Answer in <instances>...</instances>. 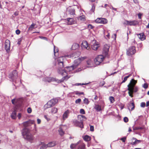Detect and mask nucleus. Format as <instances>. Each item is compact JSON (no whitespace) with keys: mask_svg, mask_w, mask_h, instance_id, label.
Segmentation results:
<instances>
[{"mask_svg":"<svg viewBox=\"0 0 149 149\" xmlns=\"http://www.w3.org/2000/svg\"><path fill=\"white\" fill-rule=\"evenodd\" d=\"M70 14L71 15H74L75 14V10L74 9H71L69 10Z\"/></svg>","mask_w":149,"mask_h":149,"instance_id":"35","label":"nucleus"},{"mask_svg":"<svg viewBox=\"0 0 149 149\" xmlns=\"http://www.w3.org/2000/svg\"><path fill=\"white\" fill-rule=\"evenodd\" d=\"M10 42L9 40L6 39L5 43V49L7 53L10 50Z\"/></svg>","mask_w":149,"mask_h":149,"instance_id":"10","label":"nucleus"},{"mask_svg":"<svg viewBox=\"0 0 149 149\" xmlns=\"http://www.w3.org/2000/svg\"><path fill=\"white\" fill-rule=\"evenodd\" d=\"M9 78L11 80L13 83L20 84L21 82L19 79L17 78V72L16 70H14L12 73L10 74L9 75Z\"/></svg>","mask_w":149,"mask_h":149,"instance_id":"3","label":"nucleus"},{"mask_svg":"<svg viewBox=\"0 0 149 149\" xmlns=\"http://www.w3.org/2000/svg\"><path fill=\"white\" fill-rule=\"evenodd\" d=\"M52 105H54L58 102V100L56 99H52L50 100Z\"/></svg>","mask_w":149,"mask_h":149,"instance_id":"30","label":"nucleus"},{"mask_svg":"<svg viewBox=\"0 0 149 149\" xmlns=\"http://www.w3.org/2000/svg\"><path fill=\"white\" fill-rule=\"evenodd\" d=\"M81 45L82 47L86 48L87 50H89L90 49V47L88 46V45L87 42L86 41H83Z\"/></svg>","mask_w":149,"mask_h":149,"instance_id":"16","label":"nucleus"},{"mask_svg":"<svg viewBox=\"0 0 149 149\" xmlns=\"http://www.w3.org/2000/svg\"><path fill=\"white\" fill-rule=\"evenodd\" d=\"M74 122L77 123L78 126L80 128H82L84 127V125L82 122H79L76 120L74 121Z\"/></svg>","mask_w":149,"mask_h":149,"instance_id":"25","label":"nucleus"},{"mask_svg":"<svg viewBox=\"0 0 149 149\" xmlns=\"http://www.w3.org/2000/svg\"><path fill=\"white\" fill-rule=\"evenodd\" d=\"M34 120H29L24 122L23 123V124L24 126L26 127L29 126L30 124H34ZM22 132L24 138L31 143H32L34 139V137L30 132L29 130L25 127L22 130Z\"/></svg>","mask_w":149,"mask_h":149,"instance_id":"2","label":"nucleus"},{"mask_svg":"<svg viewBox=\"0 0 149 149\" xmlns=\"http://www.w3.org/2000/svg\"><path fill=\"white\" fill-rule=\"evenodd\" d=\"M66 126L65 125L60 126L59 127V129L58 130V132L61 136H62L65 134L64 130H65V128Z\"/></svg>","mask_w":149,"mask_h":149,"instance_id":"11","label":"nucleus"},{"mask_svg":"<svg viewBox=\"0 0 149 149\" xmlns=\"http://www.w3.org/2000/svg\"><path fill=\"white\" fill-rule=\"evenodd\" d=\"M79 45L77 43H74L72 45L71 49L72 50H76L79 47Z\"/></svg>","mask_w":149,"mask_h":149,"instance_id":"24","label":"nucleus"},{"mask_svg":"<svg viewBox=\"0 0 149 149\" xmlns=\"http://www.w3.org/2000/svg\"><path fill=\"white\" fill-rule=\"evenodd\" d=\"M15 33L17 35L19 34L20 33V31L19 29H17L16 30Z\"/></svg>","mask_w":149,"mask_h":149,"instance_id":"57","label":"nucleus"},{"mask_svg":"<svg viewBox=\"0 0 149 149\" xmlns=\"http://www.w3.org/2000/svg\"><path fill=\"white\" fill-rule=\"evenodd\" d=\"M53 77H45L43 78V81L45 82H52Z\"/></svg>","mask_w":149,"mask_h":149,"instance_id":"18","label":"nucleus"},{"mask_svg":"<svg viewBox=\"0 0 149 149\" xmlns=\"http://www.w3.org/2000/svg\"><path fill=\"white\" fill-rule=\"evenodd\" d=\"M70 113V111L69 110H67L65 112L63 115V119L67 118L68 117V115Z\"/></svg>","mask_w":149,"mask_h":149,"instance_id":"20","label":"nucleus"},{"mask_svg":"<svg viewBox=\"0 0 149 149\" xmlns=\"http://www.w3.org/2000/svg\"><path fill=\"white\" fill-rule=\"evenodd\" d=\"M27 112L28 113H31L32 110L30 107H29L28 108L27 110Z\"/></svg>","mask_w":149,"mask_h":149,"instance_id":"53","label":"nucleus"},{"mask_svg":"<svg viewBox=\"0 0 149 149\" xmlns=\"http://www.w3.org/2000/svg\"><path fill=\"white\" fill-rule=\"evenodd\" d=\"M19 13V12L18 11H15L14 13V15L15 16H17L18 15Z\"/></svg>","mask_w":149,"mask_h":149,"instance_id":"63","label":"nucleus"},{"mask_svg":"<svg viewBox=\"0 0 149 149\" xmlns=\"http://www.w3.org/2000/svg\"><path fill=\"white\" fill-rule=\"evenodd\" d=\"M127 90L129 91L132 92V89L131 88V86L130 85V84H128L127 85Z\"/></svg>","mask_w":149,"mask_h":149,"instance_id":"46","label":"nucleus"},{"mask_svg":"<svg viewBox=\"0 0 149 149\" xmlns=\"http://www.w3.org/2000/svg\"><path fill=\"white\" fill-rule=\"evenodd\" d=\"M80 117H82V118L86 119V117L82 115H79L78 116V118H79Z\"/></svg>","mask_w":149,"mask_h":149,"instance_id":"56","label":"nucleus"},{"mask_svg":"<svg viewBox=\"0 0 149 149\" xmlns=\"http://www.w3.org/2000/svg\"><path fill=\"white\" fill-rule=\"evenodd\" d=\"M109 46L107 44H105L104 46L102 53L105 57L109 58V57L108 53L109 51Z\"/></svg>","mask_w":149,"mask_h":149,"instance_id":"6","label":"nucleus"},{"mask_svg":"<svg viewBox=\"0 0 149 149\" xmlns=\"http://www.w3.org/2000/svg\"><path fill=\"white\" fill-rule=\"evenodd\" d=\"M17 117H18V118L19 119H20L21 118V113H19Z\"/></svg>","mask_w":149,"mask_h":149,"instance_id":"62","label":"nucleus"},{"mask_svg":"<svg viewBox=\"0 0 149 149\" xmlns=\"http://www.w3.org/2000/svg\"><path fill=\"white\" fill-rule=\"evenodd\" d=\"M16 110H15L11 114V117L12 119H15L16 118Z\"/></svg>","mask_w":149,"mask_h":149,"instance_id":"23","label":"nucleus"},{"mask_svg":"<svg viewBox=\"0 0 149 149\" xmlns=\"http://www.w3.org/2000/svg\"><path fill=\"white\" fill-rule=\"evenodd\" d=\"M84 140L86 141H88L91 140V137L87 135L84 136L83 137Z\"/></svg>","mask_w":149,"mask_h":149,"instance_id":"28","label":"nucleus"},{"mask_svg":"<svg viewBox=\"0 0 149 149\" xmlns=\"http://www.w3.org/2000/svg\"><path fill=\"white\" fill-rule=\"evenodd\" d=\"M54 54L55 56H56V53H57L58 51V50L57 47H56L55 46H54Z\"/></svg>","mask_w":149,"mask_h":149,"instance_id":"36","label":"nucleus"},{"mask_svg":"<svg viewBox=\"0 0 149 149\" xmlns=\"http://www.w3.org/2000/svg\"><path fill=\"white\" fill-rule=\"evenodd\" d=\"M79 142H80V141H78L76 143L71 144L70 146V148H73V146H75V147H76V146L79 143Z\"/></svg>","mask_w":149,"mask_h":149,"instance_id":"39","label":"nucleus"},{"mask_svg":"<svg viewBox=\"0 0 149 149\" xmlns=\"http://www.w3.org/2000/svg\"><path fill=\"white\" fill-rule=\"evenodd\" d=\"M124 121L125 123H127L128 121V119L127 117H125L124 118Z\"/></svg>","mask_w":149,"mask_h":149,"instance_id":"49","label":"nucleus"},{"mask_svg":"<svg viewBox=\"0 0 149 149\" xmlns=\"http://www.w3.org/2000/svg\"><path fill=\"white\" fill-rule=\"evenodd\" d=\"M146 104L144 102H142L141 104V107H144L145 106Z\"/></svg>","mask_w":149,"mask_h":149,"instance_id":"54","label":"nucleus"},{"mask_svg":"<svg viewBox=\"0 0 149 149\" xmlns=\"http://www.w3.org/2000/svg\"><path fill=\"white\" fill-rule=\"evenodd\" d=\"M16 102L15 98H14L12 100V103L13 104H15Z\"/></svg>","mask_w":149,"mask_h":149,"instance_id":"58","label":"nucleus"},{"mask_svg":"<svg viewBox=\"0 0 149 149\" xmlns=\"http://www.w3.org/2000/svg\"><path fill=\"white\" fill-rule=\"evenodd\" d=\"M41 144L42 146H41L40 149H46L48 148L47 144H45L44 142H41Z\"/></svg>","mask_w":149,"mask_h":149,"instance_id":"27","label":"nucleus"},{"mask_svg":"<svg viewBox=\"0 0 149 149\" xmlns=\"http://www.w3.org/2000/svg\"><path fill=\"white\" fill-rule=\"evenodd\" d=\"M143 45L141 43L137 44V47L138 48H141L142 47Z\"/></svg>","mask_w":149,"mask_h":149,"instance_id":"51","label":"nucleus"},{"mask_svg":"<svg viewBox=\"0 0 149 149\" xmlns=\"http://www.w3.org/2000/svg\"><path fill=\"white\" fill-rule=\"evenodd\" d=\"M88 28L90 29H92L94 27V26H93L91 24H89L88 25Z\"/></svg>","mask_w":149,"mask_h":149,"instance_id":"60","label":"nucleus"},{"mask_svg":"<svg viewBox=\"0 0 149 149\" xmlns=\"http://www.w3.org/2000/svg\"><path fill=\"white\" fill-rule=\"evenodd\" d=\"M126 139V137L124 136L123 138H121V140H122L123 142H125Z\"/></svg>","mask_w":149,"mask_h":149,"instance_id":"52","label":"nucleus"},{"mask_svg":"<svg viewBox=\"0 0 149 149\" xmlns=\"http://www.w3.org/2000/svg\"><path fill=\"white\" fill-rule=\"evenodd\" d=\"M95 8V7L94 4H93L92 6V8L90 10V11L91 12L93 13L94 12Z\"/></svg>","mask_w":149,"mask_h":149,"instance_id":"38","label":"nucleus"},{"mask_svg":"<svg viewBox=\"0 0 149 149\" xmlns=\"http://www.w3.org/2000/svg\"><path fill=\"white\" fill-rule=\"evenodd\" d=\"M39 38H40L41 39H44V40H47V38H46V37H44L39 36Z\"/></svg>","mask_w":149,"mask_h":149,"instance_id":"59","label":"nucleus"},{"mask_svg":"<svg viewBox=\"0 0 149 149\" xmlns=\"http://www.w3.org/2000/svg\"><path fill=\"white\" fill-rule=\"evenodd\" d=\"M22 38H21L18 39V41L17 43V44L18 45H19L20 44L22 40Z\"/></svg>","mask_w":149,"mask_h":149,"instance_id":"47","label":"nucleus"},{"mask_svg":"<svg viewBox=\"0 0 149 149\" xmlns=\"http://www.w3.org/2000/svg\"><path fill=\"white\" fill-rule=\"evenodd\" d=\"M95 22L97 23L102 24H105L108 22L107 19L102 18H98L95 20Z\"/></svg>","mask_w":149,"mask_h":149,"instance_id":"9","label":"nucleus"},{"mask_svg":"<svg viewBox=\"0 0 149 149\" xmlns=\"http://www.w3.org/2000/svg\"><path fill=\"white\" fill-rule=\"evenodd\" d=\"M143 87L145 89L147 88L148 87V85L147 83H144L143 85Z\"/></svg>","mask_w":149,"mask_h":149,"instance_id":"48","label":"nucleus"},{"mask_svg":"<svg viewBox=\"0 0 149 149\" xmlns=\"http://www.w3.org/2000/svg\"><path fill=\"white\" fill-rule=\"evenodd\" d=\"M58 111V109L55 107H54L52 109L51 112L52 113H55L57 112Z\"/></svg>","mask_w":149,"mask_h":149,"instance_id":"33","label":"nucleus"},{"mask_svg":"<svg viewBox=\"0 0 149 149\" xmlns=\"http://www.w3.org/2000/svg\"><path fill=\"white\" fill-rule=\"evenodd\" d=\"M76 95H84V93L83 92H79L78 91H76L75 92Z\"/></svg>","mask_w":149,"mask_h":149,"instance_id":"40","label":"nucleus"},{"mask_svg":"<svg viewBox=\"0 0 149 149\" xmlns=\"http://www.w3.org/2000/svg\"><path fill=\"white\" fill-rule=\"evenodd\" d=\"M67 20L68 22V24L69 25H72L76 23L75 19L72 18H68L67 19Z\"/></svg>","mask_w":149,"mask_h":149,"instance_id":"13","label":"nucleus"},{"mask_svg":"<svg viewBox=\"0 0 149 149\" xmlns=\"http://www.w3.org/2000/svg\"><path fill=\"white\" fill-rule=\"evenodd\" d=\"M92 49L94 50H97L99 47V45L95 40H93L91 43Z\"/></svg>","mask_w":149,"mask_h":149,"instance_id":"8","label":"nucleus"},{"mask_svg":"<svg viewBox=\"0 0 149 149\" xmlns=\"http://www.w3.org/2000/svg\"><path fill=\"white\" fill-rule=\"evenodd\" d=\"M128 109L130 110L131 109V111L133 110L135 107L134 104V102H130L128 105Z\"/></svg>","mask_w":149,"mask_h":149,"instance_id":"17","label":"nucleus"},{"mask_svg":"<svg viewBox=\"0 0 149 149\" xmlns=\"http://www.w3.org/2000/svg\"><path fill=\"white\" fill-rule=\"evenodd\" d=\"M105 58L106 57H104L102 55H98L94 60L95 64L97 65H98L102 63V62Z\"/></svg>","mask_w":149,"mask_h":149,"instance_id":"4","label":"nucleus"},{"mask_svg":"<svg viewBox=\"0 0 149 149\" xmlns=\"http://www.w3.org/2000/svg\"><path fill=\"white\" fill-rule=\"evenodd\" d=\"M85 145L84 144L82 143L81 145H80L78 148L77 149H85Z\"/></svg>","mask_w":149,"mask_h":149,"instance_id":"34","label":"nucleus"},{"mask_svg":"<svg viewBox=\"0 0 149 149\" xmlns=\"http://www.w3.org/2000/svg\"><path fill=\"white\" fill-rule=\"evenodd\" d=\"M78 19H80L82 21L85 20V16L84 15H82L79 17L78 18Z\"/></svg>","mask_w":149,"mask_h":149,"instance_id":"32","label":"nucleus"},{"mask_svg":"<svg viewBox=\"0 0 149 149\" xmlns=\"http://www.w3.org/2000/svg\"><path fill=\"white\" fill-rule=\"evenodd\" d=\"M94 127L93 126L91 125L90 127V131L92 132L94 131Z\"/></svg>","mask_w":149,"mask_h":149,"instance_id":"55","label":"nucleus"},{"mask_svg":"<svg viewBox=\"0 0 149 149\" xmlns=\"http://www.w3.org/2000/svg\"><path fill=\"white\" fill-rule=\"evenodd\" d=\"M142 15V14H141L140 13H139L138 14V18L139 19H141V16Z\"/></svg>","mask_w":149,"mask_h":149,"instance_id":"61","label":"nucleus"},{"mask_svg":"<svg viewBox=\"0 0 149 149\" xmlns=\"http://www.w3.org/2000/svg\"><path fill=\"white\" fill-rule=\"evenodd\" d=\"M50 100L47 103L45 104L44 106L45 109H47L53 106Z\"/></svg>","mask_w":149,"mask_h":149,"instance_id":"19","label":"nucleus"},{"mask_svg":"<svg viewBox=\"0 0 149 149\" xmlns=\"http://www.w3.org/2000/svg\"><path fill=\"white\" fill-rule=\"evenodd\" d=\"M131 88L132 89V92L136 93L138 91V88L136 86H131Z\"/></svg>","mask_w":149,"mask_h":149,"instance_id":"29","label":"nucleus"},{"mask_svg":"<svg viewBox=\"0 0 149 149\" xmlns=\"http://www.w3.org/2000/svg\"><path fill=\"white\" fill-rule=\"evenodd\" d=\"M70 77L68 76H65L63 77L61 79H58L56 78L53 77L52 82H54L58 84L63 82L64 81H66Z\"/></svg>","mask_w":149,"mask_h":149,"instance_id":"7","label":"nucleus"},{"mask_svg":"<svg viewBox=\"0 0 149 149\" xmlns=\"http://www.w3.org/2000/svg\"><path fill=\"white\" fill-rule=\"evenodd\" d=\"M80 113L84 114L85 113L84 110L83 109H81L80 110Z\"/></svg>","mask_w":149,"mask_h":149,"instance_id":"44","label":"nucleus"},{"mask_svg":"<svg viewBox=\"0 0 149 149\" xmlns=\"http://www.w3.org/2000/svg\"><path fill=\"white\" fill-rule=\"evenodd\" d=\"M81 101V100L79 98L76 100L75 101V103L76 104L80 103Z\"/></svg>","mask_w":149,"mask_h":149,"instance_id":"45","label":"nucleus"},{"mask_svg":"<svg viewBox=\"0 0 149 149\" xmlns=\"http://www.w3.org/2000/svg\"><path fill=\"white\" fill-rule=\"evenodd\" d=\"M88 84V83H85V84L76 83L75 85L76 86H79V85H86V84Z\"/></svg>","mask_w":149,"mask_h":149,"instance_id":"50","label":"nucleus"},{"mask_svg":"<svg viewBox=\"0 0 149 149\" xmlns=\"http://www.w3.org/2000/svg\"><path fill=\"white\" fill-rule=\"evenodd\" d=\"M133 140H134V141L130 143V144L132 145H135L142 141V140H137L134 137L132 138V141Z\"/></svg>","mask_w":149,"mask_h":149,"instance_id":"15","label":"nucleus"},{"mask_svg":"<svg viewBox=\"0 0 149 149\" xmlns=\"http://www.w3.org/2000/svg\"><path fill=\"white\" fill-rule=\"evenodd\" d=\"M127 50V55L129 56H131L136 53L135 47L134 46H132L130 47Z\"/></svg>","mask_w":149,"mask_h":149,"instance_id":"5","label":"nucleus"},{"mask_svg":"<svg viewBox=\"0 0 149 149\" xmlns=\"http://www.w3.org/2000/svg\"><path fill=\"white\" fill-rule=\"evenodd\" d=\"M138 35L139 38L141 40H143L146 39V36L143 33H139Z\"/></svg>","mask_w":149,"mask_h":149,"instance_id":"21","label":"nucleus"},{"mask_svg":"<svg viewBox=\"0 0 149 149\" xmlns=\"http://www.w3.org/2000/svg\"><path fill=\"white\" fill-rule=\"evenodd\" d=\"M56 144V142L55 141H51L47 144L48 148L54 147L55 146Z\"/></svg>","mask_w":149,"mask_h":149,"instance_id":"22","label":"nucleus"},{"mask_svg":"<svg viewBox=\"0 0 149 149\" xmlns=\"http://www.w3.org/2000/svg\"><path fill=\"white\" fill-rule=\"evenodd\" d=\"M109 99L111 103H113L114 101V97L112 96L110 97Z\"/></svg>","mask_w":149,"mask_h":149,"instance_id":"41","label":"nucleus"},{"mask_svg":"<svg viewBox=\"0 0 149 149\" xmlns=\"http://www.w3.org/2000/svg\"><path fill=\"white\" fill-rule=\"evenodd\" d=\"M84 102L85 104H88L89 103V101H88V99L86 98H85L84 99Z\"/></svg>","mask_w":149,"mask_h":149,"instance_id":"42","label":"nucleus"},{"mask_svg":"<svg viewBox=\"0 0 149 149\" xmlns=\"http://www.w3.org/2000/svg\"><path fill=\"white\" fill-rule=\"evenodd\" d=\"M95 108L97 112L100 111L101 110V107L99 105H95Z\"/></svg>","mask_w":149,"mask_h":149,"instance_id":"31","label":"nucleus"},{"mask_svg":"<svg viewBox=\"0 0 149 149\" xmlns=\"http://www.w3.org/2000/svg\"><path fill=\"white\" fill-rule=\"evenodd\" d=\"M35 24L33 23L31 24V25L30 27L31 28H33L34 26H35Z\"/></svg>","mask_w":149,"mask_h":149,"instance_id":"64","label":"nucleus"},{"mask_svg":"<svg viewBox=\"0 0 149 149\" xmlns=\"http://www.w3.org/2000/svg\"><path fill=\"white\" fill-rule=\"evenodd\" d=\"M143 128L142 127H135L134 128H133L134 130H142L143 129Z\"/></svg>","mask_w":149,"mask_h":149,"instance_id":"43","label":"nucleus"},{"mask_svg":"<svg viewBox=\"0 0 149 149\" xmlns=\"http://www.w3.org/2000/svg\"><path fill=\"white\" fill-rule=\"evenodd\" d=\"M66 61L65 57L61 56L58 58L57 60H55L53 62L54 67L58 69V73L62 76H68V72L73 70L76 68L73 65L70 66H67L63 69L65 66V63Z\"/></svg>","mask_w":149,"mask_h":149,"instance_id":"1","label":"nucleus"},{"mask_svg":"<svg viewBox=\"0 0 149 149\" xmlns=\"http://www.w3.org/2000/svg\"><path fill=\"white\" fill-rule=\"evenodd\" d=\"M83 59V58H79L75 59L74 61V64L73 65L75 68H76L81 63V61Z\"/></svg>","mask_w":149,"mask_h":149,"instance_id":"12","label":"nucleus"},{"mask_svg":"<svg viewBox=\"0 0 149 149\" xmlns=\"http://www.w3.org/2000/svg\"><path fill=\"white\" fill-rule=\"evenodd\" d=\"M127 23L128 25L130 26H135L139 24V22L137 21L133 20L132 21H127Z\"/></svg>","mask_w":149,"mask_h":149,"instance_id":"14","label":"nucleus"},{"mask_svg":"<svg viewBox=\"0 0 149 149\" xmlns=\"http://www.w3.org/2000/svg\"><path fill=\"white\" fill-rule=\"evenodd\" d=\"M131 75V74H129L128 76H126V77H124V78L123 80V81L121 82V83H124V82H125L126 81V80H127V79L128 78H129V77H130Z\"/></svg>","mask_w":149,"mask_h":149,"instance_id":"37","label":"nucleus"},{"mask_svg":"<svg viewBox=\"0 0 149 149\" xmlns=\"http://www.w3.org/2000/svg\"><path fill=\"white\" fill-rule=\"evenodd\" d=\"M136 83V81L134 80V79H132L131 81H130L129 84H130V85H131V86H135V85Z\"/></svg>","mask_w":149,"mask_h":149,"instance_id":"26","label":"nucleus"}]
</instances>
